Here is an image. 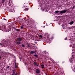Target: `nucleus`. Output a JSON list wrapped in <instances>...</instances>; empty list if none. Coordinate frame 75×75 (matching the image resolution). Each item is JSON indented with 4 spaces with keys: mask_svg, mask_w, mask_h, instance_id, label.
Instances as JSON below:
<instances>
[{
    "mask_svg": "<svg viewBox=\"0 0 75 75\" xmlns=\"http://www.w3.org/2000/svg\"><path fill=\"white\" fill-rule=\"evenodd\" d=\"M14 71H15V69H14L13 70V74H15V72Z\"/></svg>",
    "mask_w": 75,
    "mask_h": 75,
    "instance_id": "11",
    "label": "nucleus"
},
{
    "mask_svg": "<svg viewBox=\"0 0 75 75\" xmlns=\"http://www.w3.org/2000/svg\"><path fill=\"white\" fill-rule=\"evenodd\" d=\"M45 68V67L44 66H43L42 67V68Z\"/></svg>",
    "mask_w": 75,
    "mask_h": 75,
    "instance_id": "22",
    "label": "nucleus"
},
{
    "mask_svg": "<svg viewBox=\"0 0 75 75\" xmlns=\"http://www.w3.org/2000/svg\"><path fill=\"white\" fill-rule=\"evenodd\" d=\"M75 6H74L72 7V8H75Z\"/></svg>",
    "mask_w": 75,
    "mask_h": 75,
    "instance_id": "23",
    "label": "nucleus"
},
{
    "mask_svg": "<svg viewBox=\"0 0 75 75\" xmlns=\"http://www.w3.org/2000/svg\"><path fill=\"white\" fill-rule=\"evenodd\" d=\"M14 74H11V75H14Z\"/></svg>",
    "mask_w": 75,
    "mask_h": 75,
    "instance_id": "27",
    "label": "nucleus"
},
{
    "mask_svg": "<svg viewBox=\"0 0 75 75\" xmlns=\"http://www.w3.org/2000/svg\"><path fill=\"white\" fill-rule=\"evenodd\" d=\"M34 53H35V54H36V51H31L30 52V54H34Z\"/></svg>",
    "mask_w": 75,
    "mask_h": 75,
    "instance_id": "5",
    "label": "nucleus"
},
{
    "mask_svg": "<svg viewBox=\"0 0 75 75\" xmlns=\"http://www.w3.org/2000/svg\"><path fill=\"white\" fill-rule=\"evenodd\" d=\"M18 74V73H16L15 75H17Z\"/></svg>",
    "mask_w": 75,
    "mask_h": 75,
    "instance_id": "24",
    "label": "nucleus"
},
{
    "mask_svg": "<svg viewBox=\"0 0 75 75\" xmlns=\"http://www.w3.org/2000/svg\"><path fill=\"white\" fill-rule=\"evenodd\" d=\"M34 57H38V55L37 54H35L34 55Z\"/></svg>",
    "mask_w": 75,
    "mask_h": 75,
    "instance_id": "12",
    "label": "nucleus"
},
{
    "mask_svg": "<svg viewBox=\"0 0 75 75\" xmlns=\"http://www.w3.org/2000/svg\"><path fill=\"white\" fill-rule=\"evenodd\" d=\"M16 31H19L20 30L18 29H16Z\"/></svg>",
    "mask_w": 75,
    "mask_h": 75,
    "instance_id": "19",
    "label": "nucleus"
},
{
    "mask_svg": "<svg viewBox=\"0 0 75 75\" xmlns=\"http://www.w3.org/2000/svg\"><path fill=\"white\" fill-rule=\"evenodd\" d=\"M4 20H6V19H5V18H4Z\"/></svg>",
    "mask_w": 75,
    "mask_h": 75,
    "instance_id": "25",
    "label": "nucleus"
},
{
    "mask_svg": "<svg viewBox=\"0 0 75 75\" xmlns=\"http://www.w3.org/2000/svg\"><path fill=\"white\" fill-rule=\"evenodd\" d=\"M43 66V67H44V65L43 64H41V67H42V66Z\"/></svg>",
    "mask_w": 75,
    "mask_h": 75,
    "instance_id": "20",
    "label": "nucleus"
},
{
    "mask_svg": "<svg viewBox=\"0 0 75 75\" xmlns=\"http://www.w3.org/2000/svg\"><path fill=\"white\" fill-rule=\"evenodd\" d=\"M34 64L35 65H36V66H38V65L37 64V63L36 62H34Z\"/></svg>",
    "mask_w": 75,
    "mask_h": 75,
    "instance_id": "8",
    "label": "nucleus"
},
{
    "mask_svg": "<svg viewBox=\"0 0 75 75\" xmlns=\"http://www.w3.org/2000/svg\"><path fill=\"white\" fill-rule=\"evenodd\" d=\"M10 68V66H8V67H6V68L8 69V68Z\"/></svg>",
    "mask_w": 75,
    "mask_h": 75,
    "instance_id": "21",
    "label": "nucleus"
},
{
    "mask_svg": "<svg viewBox=\"0 0 75 75\" xmlns=\"http://www.w3.org/2000/svg\"><path fill=\"white\" fill-rule=\"evenodd\" d=\"M22 46L23 47H25V46H24V45L22 44Z\"/></svg>",
    "mask_w": 75,
    "mask_h": 75,
    "instance_id": "18",
    "label": "nucleus"
},
{
    "mask_svg": "<svg viewBox=\"0 0 75 75\" xmlns=\"http://www.w3.org/2000/svg\"><path fill=\"white\" fill-rule=\"evenodd\" d=\"M13 28H14V27H13Z\"/></svg>",
    "mask_w": 75,
    "mask_h": 75,
    "instance_id": "28",
    "label": "nucleus"
},
{
    "mask_svg": "<svg viewBox=\"0 0 75 75\" xmlns=\"http://www.w3.org/2000/svg\"><path fill=\"white\" fill-rule=\"evenodd\" d=\"M67 11V10H62L60 11H56L54 12V13L55 14L57 15V14H58V13H59V12H60V14H64V13H65Z\"/></svg>",
    "mask_w": 75,
    "mask_h": 75,
    "instance_id": "1",
    "label": "nucleus"
},
{
    "mask_svg": "<svg viewBox=\"0 0 75 75\" xmlns=\"http://www.w3.org/2000/svg\"><path fill=\"white\" fill-rule=\"evenodd\" d=\"M35 71L36 73L37 74H40V70L38 69H36Z\"/></svg>",
    "mask_w": 75,
    "mask_h": 75,
    "instance_id": "4",
    "label": "nucleus"
},
{
    "mask_svg": "<svg viewBox=\"0 0 75 75\" xmlns=\"http://www.w3.org/2000/svg\"><path fill=\"white\" fill-rule=\"evenodd\" d=\"M17 40L16 42V44H18V45L20 44V41H21L23 39H22V38L20 37L19 38H17Z\"/></svg>",
    "mask_w": 75,
    "mask_h": 75,
    "instance_id": "2",
    "label": "nucleus"
},
{
    "mask_svg": "<svg viewBox=\"0 0 75 75\" xmlns=\"http://www.w3.org/2000/svg\"><path fill=\"white\" fill-rule=\"evenodd\" d=\"M39 37H40V38H42V37H43L42 35H40Z\"/></svg>",
    "mask_w": 75,
    "mask_h": 75,
    "instance_id": "16",
    "label": "nucleus"
},
{
    "mask_svg": "<svg viewBox=\"0 0 75 75\" xmlns=\"http://www.w3.org/2000/svg\"><path fill=\"white\" fill-rule=\"evenodd\" d=\"M11 12H13V13H14V12H15V10L14 9H12L11 10Z\"/></svg>",
    "mask_w": 75,
    "mask_h": 75,
    "instance_id": "6",
    "label": "nucleus"
},
{
    "mask_svg": "<svg viewBox=\"0 0 75 75\" xmlns=\"http://www.w3.org/2000/svg\"><path fill=\"white\" fill-rule=\"evenodd\" d=\"M4 29H5V28H4Z\"/></svg>",
    "mask_w": 75,
    "mask_h": 75,
    "instance_id": "31",
    "label": "nucleus"
},
{
    "mask_svg": "<svg viewBox=\"0 0 75 75\" xmlns=\"http://www.w3.org/2000/svg\"><path fill=\"white\" fill-rule=\"evenodd\" d=\"M27 44L28 47H29V48H31V45L28 44Z\"/></svg>",
    "mask_w": 75,
    "mask_h": 75,
    "instance_id": "7",
    "label": "nucleus"
},
{
    "mask_svg": "<svg viewBox=\"0 0 75 75\" xmlns=\"http://www.w3.org/2000/svg\"><path fill=\"white\" fill-rule=\"evenodd\" d=\"M5 2V0H2V3H4V2Z\"/></svg>",
    "mask_w": 75,
    "mask_h": 75,
    "instance_id": "13",
    "label": "nucleus"
},
{
    "mask_svg": "<svg viewBox=\"0 0 75 75\" xmlns=\"http://www.w3.org/2000/svg\"><path fill=\"white\" fill-rule=\"evenodd\" d=\"M15 68H18V66L16 65V63H15Z\"/></svg>",
    "mask_w": 75,
    "mask_h": 75,
    "instance_id": "9",
    "label": "nucleus"
},
{
    "mask_svg": "<svg viewBox=\"0 0 75 75\" xmlns=\"http://www.w3.org/2000/svg\"><path fill=\"white\" fill-rule=\"evenodd\" d=\"M0 45H1L2 46V47H3V46H4V45L3 44H1L0 43Z\"/></svg>",
    "mask_w": 75,
    "mask_h": 75,
    "instance_id": "17",
    "label": "nucleus"
},
{
    "mask_svg": "<svg viewBox=\"0 0 75 75\" xmlns=\"http://www.w3.org/2000/svg\"><path fill=\"white\" fill-rule=\"evenodd\" d=\"M1 57L0 56V59H1Z\"/></svg>",
    "mask_w": 75,
    "mask_h": 75,
    "instance_id": "26",
    "label": "nucleus"
},
{
    "mask_svg": "<svg viewBox=\"0 0 75 75\" xmlns=\"http://www.w3.org/2000/svg\"><path fill=\"white\" fill-rule=\"evenodd\" d=\"M73 23H74V21H72L71 22H70V23L69 24L70 25H72V24Z\"/></svg>",
    "mask_w": 75,
    "mask_h": 75,
    "instance_id": "10",
    "label": "nucleus"
},
{
    "mask_svg": "<svg viewBox=\"0 0 75 75\" xmlns=\"http://www.w3.org/2000/svg\"><path fill=\"white\" fill-rule=\"evenodd\" d=\"M24 10H26L27 11V10H28V8H25V9H24Z\"/></svg>",
    "mask_w": 75,
    "mask_h": 75,
    "instance_id": "15",
    "label": "nucleus"
},
{
    "mask_svg": "<svg viewBox=\"0 0 75 75\" xmlns=\"http://www.w3.org/2000/svg\"><path fill=\"white\" fill-rule=\"evenodd\" d=\"M69 28H70V27H69Z\"/></svg>",
    "mask_w": 75,
    "mask_h": 75,
    "instance_id": "30",
    "label": "nucleus"
},
{
    "mask_svg": "<svg viewBox=\"0 0 75 75\" xmlns=\"http://www.w3.org/2000/svg\"><path fill=\"white\" fill-rule=\"evenodd\" d=\"M24 28V26H23V25H22L21 26V29H23V28Z\"/></svg>",
    "mask_w": 75,
    "mask_h": 75,
    "instance_id": "14",
    "label": "nucleus"
},
{
    "mask_svg": "<svg viewBox=\"0 0 75 75\" xmlns=\"http://www.w3.org/2000/svg\"><path fill=\"white\" fill-rule=\"evenodd\" d=\"M14 30H16V28H14Z\"/></svg>",
    "mask_w": 75,
    "mask_h": 75,
    "instance_id": "29",
    "label": "nucleus"
},
{
    "mask_svg": "<svg viewBox=\"0 0 75 75\" xmlns=\"http://www.w3.org/2000/svg\"><path fill=\"white\" fill-rule=\"evenodd\" d=\"M9 3H8V5L9 6H13V3H12V1L11 0H10L9 1Z\"/></svg>",
    "mask_w": 75,
    "mask_h": 75,
    "instance_id": "3",
    "label": "nucleus"
}]
</instances>
